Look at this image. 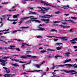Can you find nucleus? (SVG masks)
Returning <instances> with one entry per match:
<instances>
[{
  "label": "nucleus",
  "instance_id": "f257e3e1",
  "mask_svg": "<svg viewBox=\"0 0 77 77\" xmlns=\"http://www.w3.org/2000/svg\"><path fill=\"white\" fill-rule=\"evenodd\" d=\"M47 38H59L60 39H64L63 40V41H68V39H67V38H68L67 37H57V36H48Z\"/></svg>",
  "mask_w": 77,
  "mask_h": 77
},
{
  "label": "nucleus",
  "instance_id": "f03ea898",
  "mask_svg": "<svg viewBox=\"0 0 77 77\" xmlns=\"http://www.w3.org/2000/svg\"><path fill=\"white\" fill-rule=\"evenodd\" d=\"M76 65V64L75 63L74 64H65V65L63 64L61 65V67L65 66H68L69 68H71V67H73V66H74Z\"/></svg>",
  "mask_w": 77,
  "mask_h": 77
},
{
  "label": "nucleus",
  "instance_id": "7ed1b4c3",
  "mask_svg": "<svg viewBox=\"0 0 77 77\" xmlns=\"http://www.w3.org/2000/svg\"><path fill=\"white\" fill-rule=\"evenodd\" d=\"M42 8L44 9L45 10H41L39 11L40 12H41L42 14H45V11H48V9H50V8H47L44 7H42Z\"/></svg>",
  "mask_w": 77,
  "mask_h": 77
},
{
  "label": "nucleus",
  "instance_id": "20e7f679",
  "mask_svg": "<svg viewBox=\"0 0 77 77\" xmlns=\"http://www.w3.org/2000/svg\"><path fill=\"white\" fill-rule=\"evenodd\" d=\"M54 15H53L52 14L51 15L47 14L44 16H40V17H44V18H50V17H54Z\"/></svg>",
  "mask_w": 77,
  "mask_h": 77
},
{
  "label": "nucleus",
  "instance_id": "39448f33",
  "mask_svg": "<svg viewBox=\"0 0 77 77\" xmlns=\"http://www.w3.org/2000/svg\"><path fill=\"white\" fill-rule=\"evenodd\" d=\"M41 2L43 4H45L44 5H45L46 6H50L54 7V8H56V6L50 5L49 4H48V3H47V2H45L41 1Z\"/></svg>",
  "mask_w": 77,
  "mask_h": 77
},
{
  "label": "nucleus",
  "instance_id": "423d86ee",
  "mask_svg": "<svg viewBox=\"0 0 77 77\" xmlns=\"http://www.w3.org/2000/svg\"><path fill=\"white\" fill-rule=\"evenodd\" d=\"M61 71H63L64 72H66V73H69V72H71V73H72V72H76V71L75 70H61Z\"/></svg>",
  "mask_w": 77,
  "mask_h": 77
},
{
  "label": "nucleus",
  "instance_id": "0eeeda50",
  "mask_svg": "<svg viewBox=\"0 0 77 77\" xmlns=\"http://www.w3.org/2000/svg\"><path fill=\"white\" fill-rule=\"evenodd\" d=\"M12 56H20V58H22V59H27V57L26 56H24V55L22 56H19L17 55H12Z\"/></svg>",
  "mask_w": 77,
  "mask_h": 77
},
{
  "label": "nucleus",
  "instance_id": "6e6552de",
  "mask_svg": "<svg viewBox=\"0 0 77 77\" xmlns=\"http://www.w3.org/2000/svg\"><path fill=\"white\" fill-rule=\"evenodd\" d=\"M33 17V16H30L29 17H27L24 18H21L20 20L21 21H22V22L24 21V20H25V19H27V18H32Z\"/></svg>",
  "mask_w": 77,
  "mask_h": 77
},
{
  "label": "nucleus",
  "instance_id": "1a4fd4ad",
  "mask_svg": "<svg viewBox=\"0 0 77 77\" xmlns=\"http://www.w3.org/2000/svg\"><path fill=\"white\" fill-rule=\"evenodd\" d=\"M15 62H19V63H26V62L19 61V60L17 59H15Z\"/></svg>",
  "mask_w": 77,
  "mask_h": 77
},
{
  "label": "nucleus",
  "instance_id": "9d476101",
  "mask_svg": "<svg viewBox=\"0 0 77 77\" xmlns=\"http://www.w3.org/2000/svg\"><path fill=\"white\" fill-rule=\"evenodd\" d=\"M15 75V74L11 75V74H6L4 76H5V77H11V76Z\"/></svg>",
  "mask_w": 77,
  "mask_h": 77
},
{
  "label": "nucleus",
  "instance_id": "9b49d317",
  "mask_svg": "<svg viewBox=\"0 0 77 77\" xmlns=\"http://www.w3.org/2000/svg\"><path fill=\"white\" fill-rule=\"evenodd\" d=\"M27 57H31V58H33V59H36L37 57L36 56H32V55H27Z\"/></svg>",
  "mask_w": 77,
  "mask_h": 77
},
{
  "label": "nucleus",
  "instance_id": "f8f14e48",
  "mask_svg": "<svg viewBox=\"0 0 77 77\" xmlns=\"http://www.w3.org/2000/svg\"><path fill=\"white\" fill-rule=\"evenodd\" d=\"M65 61L64 62H63V63H66V62H69L71 61V59H70L68 60H65Z\"/></svg>",
  "mask_w": 77,
  "mask_h": 77
},
{
  "label": "nucleus",
  "instance_id": "ddd939ff",
  "mask_svg": "<svg viewBox=\"0 0 77 77\" xmlns=\"http://www.w3.org/2000/svg\"><path fill=\"white\" fill-rule=\"evenodd\" d=\"M11 65L14 66H15L16 67H17V66L18 67L20 66V65L17 64V63H15L14 64L12 63L11 64Z\"/></svg>",
  "mask_w": 77,
  "mask_h": 77
},
{
  "label": "nucleus",
  "instance_id": "4468645a",
  "mask_svg": "<svg viewBox=\"0 0 77 77\" xmlns=\"http://www.w3.org/2000/svg\"><path fill=\"white\" fill-rule=\"evenodd\" d=\"M68 21H69V22H70L72 24H76V22H74V20H68Z\"/></svg>",
  "mask_w": 77,
  "mask_h": 77
},
{
  "label": "nucleus",
  "instance_id": "2eb2a0df",
  "mask_svg": "<svg viewBox=\"0 0 77 77\" xmlns=\"http://www.w3.org/2000/svg\"><path fill=\"white\" fill-rule=\"evenodd\" d=\"M19 15L20 14H17V15L15 14V15H14L13 16V17L14 18H17L18 17V16H19Z\"/></svg>",
  "mask_w": 77,
  "mask_h": 77
},
{
  "label": "nucleus",
  "instance_id": "dca6fc26",
  "mask_svg": "<svg viewBox=\"0 0 77 77\" xmlns=\"http://www.w3.org/2000/svg\"><path fill=\"white\" fill-rule=\"evenodd\" d=\"M29 11V12H30V13H29L28 14H35V15H39V14H38L37 13H35V12L30 11Z\"/></svg>",
  "mask_w": 77,
  "mask_h": 77
},
{
  "label": "nucleus",
  "instance_id": "f3484780",
  "mask_svg": "<svg viewBox=\"0 0 77 77\" xmlns=\"http://www.w3.org/2000/svg\"><path fill=\"white\" fill-rule=\"evenodd\" d=\"M7 61H8L7 59H6L5 60L0 59V62H3V63H5V62Z\"/></svg>",
  "mask_w": 77,
  "mask_h": 77
},
{
  "label": "nucleus",
  "instance_id": "a211bd4d",
  "mask_svg": "<svg viewBox=\"0 0 77 77\" xmlns=\"http://www.w3.org/2000/svg\"><path fill=\"white\" fill-rule=\"evenodd\" d=\"M33 21H35V23H41V21H39L38 20H34Z\"/></svg>",
  "mask_w": 77,
  "mask_h": 77
},
{
  "label": "nucleus",
  "instance_id": "6ab92c4d",
  "mask_svg": "<svg viewBox=\"0 0 77 77\" xmlns=\"http://www.w3.org/2000/svg\"><path fill=\"white\" fill-rule=\"evenodd\" d=\"M38 30H42V31H43V30H45V29L44 28L40 27L39 28V29H38Z\"/></svg>",
  "mask_w": 77,
  "mask_h": 77
},
{
  "label": "nucleus",
  "instance_id": "aec40b11",
  "mask_svg": "<svg viewBox=\"0 0 77 77\" xmlns=\"http://www.w3.org/2000/svg\"><path fill=\"white\" fill-rule=\"evenodd\" d=\"M33 21V20H29L28 21H26V23H29V24H30V23H31V22H32V21Z\"/></svg>",
  "mask_w": 77,
  "mask_h": 77
},
{
  "label": "nucleus",
  "instance_id": "412c9836",
  "mask_svg": "<svg viewBox=\"0 0 77 77\" xmlns=\"http://www.w3.org/2000/svg\"><path fill=\"white\" fill-rule=\"evenodd\" d=\"M10 49H12V50H14V48H15V46H12V45H11L10 46Z\"/></svg>",
  "mask_w": 77,
  "mask_h": 77
},
{
  "label": "nucleus",
  "instance_id": "4be33fe9",
  "mask_svg": "<svg viewBox=\"0 0 77 77\" xmlns=\"http://www.w3.org/2000/svg\"><path fill=\"white\" fill-rule=\"evenodd\" d=\"M47 51H55V50L54 49H51L50 48L47 49Z\"/></svg>",
  "mask_w": 77,
  "mask_h": 77
},
{
  "label": "nucleus",
  "instance_id": "5701e85b",
  "mask_svg": "<svg viewBox=\"0 0 77 77\" xmlns=\"http://www.w3.org/2000/svg\"><path fill=\"white\" fill-rule=\"evenodd\" d=\"M71 54L70 52H67L65 53V55H66L67 56H69V54Z\"/></svg>",
  "mask_w": 77,
  "mask_h": 77
},
{
  "label": "nucleus",
  "instance_id": "b1692460",
  "mask_svg": "<svg viewBox=\"0 0 77 77\" xmlns=\"http://www.w3.org/2000/svg\"><path fill=\"white\" fill-rule=\"evenodd\" d=\"M27 28H29V26H22L20 27V29H27Z\"/></svg>",
  "mask_w": 77,
  "mask_h": 77
},
{
  "label": "nucleus",
  "instance_id": "393cba45",
  "mask_svg": "<svg viewBox=\"0 0 77 77\" xmlns=\"http://www.w3.org/2000/svg\"><path fill=\"white\" fill-rule=\"evenodd\" d=\"M52 65H53V67L52 68H51V69H54V68H55V67H56L54 65V63H53Z\"/></svg>",
  "mask_w": 77,
  "mask_h": 77
},
{
  "label": "nucleus",
  "instance_id": "a878e982",
  "mask_svg": "<svg viewBox=\"0 0 77 77\" xmlns=\"http://www.w3.org/2000/svg\"><path fill=\"white\" fill-rule=\"evenodd\" d=\"M34 66H35L36 67H37L38 68H40V66H39L38 64H35Z\"/></svg>",
  "mask_w": 77,
  "mask_h": 77
},
{
  "label": "nucleus",
  "instance_id": "bb28decb",
  "mask_svg": "<svg viewBox=\"0 0 77 77\" xmlns=\"http://www.w3.org/2000/svg\"><path fill=\"white\" fill-rule=\"evenodd\" d=\"M9 29H5L3 30H0V32H5V31H9Z\"/></svg>",
  "mask_w": 77,
  "mask_h": 77
},
{
  "label": "nucleus",
  "instance_id": "cd10ccee",
  "mask_svg": "<svg viewBox=\"0 0 77 77\" xmlns=\"http://www.w3.org/2000/svg\"><path fill=\"white\" fill-rule=\"evenodd\" d=\"M47 21L46 23H49L50 22V19H47L46 20V21Z\"/></svg>",
  "mask_w": 77,
  "mask_h": 77
},
{
  "label": "nucleus",
  "instance_id": "c85d7f7f",
  "mask_svg": "<svg viewBox=\"0 0 77 77\" xmlns=\"http://www.w3.org/2000/svg\"><path fill=\"white\" fill-rule=\"evenodd\" d=\"M57 50H61V47H57L56 48Z\"/></svg>",
  "mask_w": 77,
  "mask_h": 77
},
{
  "label": "nucleus",
  "instance_id": "c756f323",
  "mask_svg": "<svg viewBox=\"0 0 77 77\" xmlns=\"http://www.w3.org/2000/svg\"><path fill=\"white\" fill-rule=\"evenodd\" d=\"M40 53H45L46 52V50H42L40 51Z\"/></svg>",
  "mask_w": 77,
  "mask_h": 77
},
{
  "label": "nucleus",
  "instance_id": "7c9ffc66",
  "mask_svg": "<svg viewBox=\"0 0 77 77\" xmlns=\"http://www.w3.org/2000/svg\"><path fill=\"white\" fill-rule=\"evenodd\" d=\"M6 72L7 73H9V72H11V71H10V70L8 69V70H7L6 71Z\"/></svg>",
  "mask_w": 77,
  "mask_h": 77
},
{
  "label": "nucleus",
  "instance_id": "2f4dec72",
  "mask_svg": "<svg viewBox=\"0 0 77 77\" xmlns=\"http://www.w3.org/2000/svg\"><path fill=\"white\" fill-rule=\"evenodd\" d=\"M61 27H63V28H69L70 27V26H61Z\"/></svg>",
  "mask_w": 77,
  "mask_h": 77
},
{
  "label": "nucleus",
  "instance_id": "473e14b6",
  "mask_svg": "<svg viewBox=\"0 0 77 77\" xmlns=\"http://www.w3.org/2000/svg\"><path fill=\"white\" fill-rule=\"evenodd\" d=\"M51 32H57V31L56 29H51Z\"/></svg>",
  "mask_w": 77,
  "mask_h": 77
},
{
  "label": "nucleus",
  "instance_id": "72a5a7b5",
  "mask_svg": "<svg viewBox=\"0 0 77 77\" xmlns=\"http://www.w3.org/2000/svg\"><path fill=\"white\" fill-rule=\"evenodd\" d=\"M30 53H31V51H26V54H29Z\"/></svg>",
  "mask_w": 77,
  "mask_h": 77
},
{
  "label": "nucleus",
  "instance_id": "f704fd0d",
  "mask_svg": "<svg viewBox=\"0 0 77 77\" xmlns=\"http://www.w3.org/2000/svg\"><path fill=\"white\" fill-rule=\"evenodd\" d=\"M71 18H72L73 20H77V17H71Z\"/></svg>",
  "mask_w": 77,
  "mask_h": 77
},
{
  "label": "nucleus",
  "instance_id": "c9c22d12",
  "mask_svg": "<svg viewBox=\"0 0 77 77\" xmlns=\"http://www.w3.org/2000/svg\"><path fill=\"white\" fill-rule=\"evenodd\" d=\"M61 44H62V43H57L55 44V45H61Z\"/></svg>",
  "mask_w": 77,
  "mask_h": 77
},
{
  "label": "nucleus",
  "instance_id": "e433bc0d",
  "mask_svg": "<svg viewBox=\"0 0 77 77\" xmlns=\"http://www.w3.org/2000/svg\"><path fill=\"white\" fill-rule=\"evenodd\" d=\"M77 43V42L74 41V42H71V44H76Z\"/></svg>",
  "mask_w": 77,
  "mask_h": 77
},
{
  "label": "nucleus",
  "instance_id": "4c0bfd02",
  "mask_svg": "<svg viewBox=\"0 0 77 77\" xmlns=\"http://www.w3.org/2000/svg\"><path fill=\"white\" fill-rule=\"evenodd\" d=\"M23 67V69H25V64H24L23 65H22Z\"/></svg>",
  "mask_w": 77,
  "mask_h": 77
},
{
  "label": "nucleus",
  "instance_id": "58836bf2",
  "mask_svg": "<svg viewBox=\"0 0 77 77\" xmlns=\"http://www.w3.org/2000/svg\"><path fill=\"white\" fill-rule=\"evenodd\" d=\"M55 14H60V11H57L56 12H55Z\"/></svg>",
  "mask_w": 77,
  "mask_h": 77
},
{
  "label": "nucleus",
  "instance_id": "ea45409f",
  "mask_svg": "<svg viewBox=\"0 0 77 77\" xmlns=\"http://www.w3.org/2000/svg\"><path fill=\"white\" fill-rule=\"evenodd\" d=\"M54 23H60V21H55L53 22Z\"/></svg>",
  "mask_w": 77,
  "mask_h": 77
},
{
  "label": "nucleus",
  "instance_id": "a19ab883",
  "mask_svg": "<svg viewBox=\"0 0 77 77\" xmlns=\"http://www.w3.org/2000/svg\"><path fill=\"white\" fill-rule=\"evenodd\" d=\"M16 50H17V51H20V48H15Z\"/></svg>",
  "mask_w": 77,
  "mask_h": 77
},
{
  "label": "nucleus",
  "instance_id": "79ce46f5",
  "mask_svg": "<svg viewBox=\"0 0 77 77\" xmlns=\"http://www.w3.org/2000/svg\"><path fill=\"white\" fill-rule=\"evenodd\" d=\"M8 58H9V57H8L6 56H5V57H3V59H8Z\"/></svg>",
  "mask_w": 77,
  "mask_h": 77
},
{
  "label": "nucleus",
  "instance_id": "37998d69",
  "mask_svg": "<svg viewBox=\"0 0 77 77\" xmlns=\"http://www.w3.org/2000/svg\"><path fill=\"white\" fill-rule=\"evenodd\" d=\"M55 26H63V25H58V24H56L55 25Z\"/></svg>",
  "mask_w": 77,
  "mask_h": 77
},
{
  "label": "nucleus",
  "instance_id": "c03bdc74",
  "mask_svg": "<svg viewBox=\"0 0 77 77\" xmlns=\"http://www.w3.org/2000/svg\"><path fill=\"white\" fill-rule=\"evenodd\" d=\"M1 64L2 65V66H5V65H6V64H5V63H2Z\"/></svg>",
  "mask_w": 77,
  "mask_h": 77
},
{
  "label": "nucleus",
  "instance_id": "a18cd8bd",
  "mask_svg": "<svg viewBox=\"0 0 77 77\" xmlns=\"http://www.w3.org/2000/svg\"><path fill=\"white\" fill-rule=\"evenodd\" d=\"M26 72H34V71H28V70H26Z\"/></svg>",
  "mask_w": 77,
  "mask_h": 77
},
{
  "label": "nucleus",
  "instance_id": "49530a36",
  "mask_svg": "<svg viewBox=\"0 0 77 77\" xmlns=\"http://www.w3.org/2000/svg\"><path fill=\"white\" fill-rule=\"evenodd\" d=\"M42 38V36L40 35H38L37 36V38Z\"/></svg>",
  "mask_w": 77,
  "mask_h": 77
},
{
  "label": "nucleus",
  "instance_id": "de8ad7c7",
  "mask_svg": "<svg viewBox=\"0 0 77 77\" xmlns=\"http://www.w3.org/2000/svg\"><path fill=\"white\" fill-rule=\"evenodd\" d=\"M73 41H77V38H74L73 39Z\"/></svg>",
  "mask_w": 77,
  "mask_h": 77
},
{
  "label": "nucleus",
  "instance_id": "09e8293b",
  "mask_svg": "<svg viewBox=\"0 0 77 77\" xmlns=\"http://www.w3.org/2000/svg\"><path fill=\"white\" fill-rule=\"evenodd\" d=\"M8 2H2V4H8Z\"/></svg>",
  "mask_w": 77,
  "mask_h": 77
},
{
  "label": "nucleus",
  "instance_id": "8fccbe9b",
  "mask_svg": "<svg viewBox=\"0 0 77 77\" xmlns=\"http://www.w3.org/2000/svg\"><path fill=\"white\" fill-rule=\"evenodd\" d=\"M62 24L64 25H65V24H68V23H65V22H62Z\"/></svg>",
  "mask_w": 77,
  "mask_h": 77
},
{
  "label": "nucleus",
  "instance_id": "3c124183",
  "mask_svg": "<svg viewBox=\"0 0 77 77\" xmlns=\"http://www.w3.org/2000/svg\"><path fill=\"white\" fill-rule=\"evenodd\" d=\"M17 32V30H14L12 32V33H16Z\"/></svg>",
  "mask_w": 77,
  "mask_h": 77
},
{
  "label": "nucleus",
  "instance_id": "603ef678",
  "mask_svg": "<svg viewBox=\"0 0 77 77\" xmlns=\"http://www.w3.org/2000/svg\"><path fill=\"white\" fill-rule=\"evenodd\" d=\"M20 45H26V43H20Z\"/></svg>",
  "mask_w": 77,
  "mask_h": 77
},
{
  "label": "nucleus",
  "instance_id": "864d4df0",
  "mask_svg": "<svg viewBox=\"0 0 77 77\" xmlns=\"http://www.w3.org/2000/svg\"><path fill=\"white\" fill-rule=\"evenodd\" d=\"M75 64H76V65L74 66H74V69H75V68H77V64L76 65V63H75Z\"/></svg>",
  "mask_w": 77,
  "mask_h": 77
},
{
  "label": "nucleus",
  "instance_id": "5fc2aeb1",
  "mask_svg": "<svg viewBox=\"0 0 77 77\" xmlns=\"http://www.w3.org/2000/svg\"><path fill=\"white\" fill-rule=\"evenodd\" d=\"M77 74V72H75L73 73H71V75H74V74Z\"/></svg>",
  "mask_w": 77,
  "mask_h": 77
},
{
  "label": "nucleus",
  "instance_id": "6e6d98bb",
  "mask_svg": "<svg viewBox=\"0 0 77 77\" xmlns=\"http://www.w3.org/2000/svg\"><path fill=\"white\" fill-rule=\"evenodd\" d=\"M7 20L8 21H12V20L9 19V17H8L7 19Z\"/></svg>",
  "mask_w": 77,
  "mask_h": 77
},
{
  "label": "nucleus",
  "instance_id": "4d7b16f0",
  "mask_svg": "<svg viewBox=\"0 0 77 77\" xmlns=\"http://www.w3.org/2000/svg\"><path fill=\"white\" fill-rule=\"evenodd\" d=\"M22 23H23V21H21V20L20 22H19V23H20L19 25H20Z\"/></svg>",
  "mask_w": 77,
  "mask_h": 77
},
{
  "label": "nucleus",
  "instance_id": "13d9d810",
  "mask_svg": "<svg viewBox=\"0 0 77 77\" xmlns=\"http://www.w3.org/2000/svg\"><path fill=\"white\" fill-rule=\"evenodd\" d=\"M21 74H28V73L26 72L22 73Z\"/></svg>",
  "mask_w": 77,
  "mask_h": 77
},
{
  "label": "nucleus",
  "instance_id": "bf43d9fd",
  "mask_svg": "<svg viewBox=\"0 0 77 77\" xmlns=\"http://www.w3.org/2000/svg\"><path fill=\"white\" fill-rule=\"evenodd\" d=\"M17 20H18V19H17L16 20H11V21H17Z\"/></svg>",
  "mask_w": 77,
  "mask_h": 77
},
{
  "label": "nucleus",
  "instance_id": "052dcab7",
  "mask_svg": "<svg viewBox=\"0 0 77 77\" xmlns=\"http://www.w3.org/2000/svg\"><path fill=\"white\" fill-rule=\"evenodd\" d=\"M3 68H4V69H5V70L8 69V68H7V67H3Z\"/></svg>",
  "mask_w": 77,
  "mask_h": 77
},
{
  "label": "nucleus",
  "instance_id": "680f3d73",
  "mask_svg": "<svg viewBox=\"0 0 77 77\" xmlns=\"http://www.w3.org/2000/svg\"><path fill=\"white\" fill-rule=\"evenodd\" d=\"M36 71H37V72H40V71H42V70H35V72H36Z\"/></svg>",
  "mask_w": 77,
  "mask_h": 77
},
{
  "label": "nucleus",
  "instance_id": "e2e57ef3",
  "mask_svg": "<svg viewBox=\"0 0 77 77\" xmlns=\"http://www.w3.org/2000/svg\"><path fill=\"white\" fill-rule=\"evenodd\" d=\"M17 41H20V42H23V40H20V39H17Z\"/></svg>",
  "mask_w": 77,
  "mask_h": 77
},
{
  "label": "nucleus",
  "instance_id": "0e129e2a",
  "mask_svg": "<svg viewBox=\"0 0 77 77\" xmlns=\"http://www.w3.org/2000/svg\"><path fill=\"white\" fill-rule=\"evenodd\" d=\"M17 22H13V24H17Z\"/></svg>",
  "mask_w": 77,
  "mask_h": 77
},
{
  "label": "nucleus",
  "instance_id": "69168bd1",
  "mask_svg": "<svg viewBox=\"0 0 77 77\" xmlns=\"http://www.w3.org/2000/svg\"><path fill=\"white\" fill-rule=\"evenodd\" d=\"M3 33L4 34H7V33H9V32H4Z\"/></svg>",
  "mask_w": 77,
  "mask_h": 77
},
{
  "label": "nucleus",
  "instance_id": "338daca9",
  "mask_svg": "<svg viewBox=\"0 0 77 77\" xmlns=\"http://www.w3.org/2000/svg\"><path fill=\"white\" fill-rule=\"evenodd\" d=\"M53 40V41H54L56 42L57 41H58V39H54Z\"/></svg>",
  "mask_w": 77,
  "mask_h": 77
},
{
  "label": "nucleus",
  "instance_id": "774afa93",
  "mask_svg": "<svg viewBox=\"0 0 77 77\" xmlns=\"http://www.w3.org/2000/svg\"><path fill=\"white\" fill-rule=\"evenodd\" d=\"M73 47L75 48H77V46H73Z\"/></svg>",
  "mask_w": 77,
  "mask_h": 77
}]
</instances>
